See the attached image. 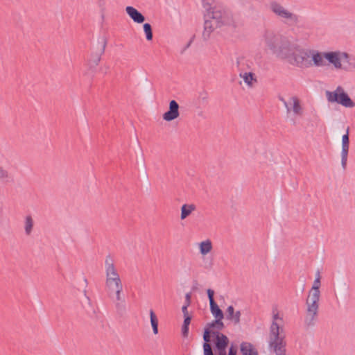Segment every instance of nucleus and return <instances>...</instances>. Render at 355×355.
Instances as JSON below:
<instances>
[{"label":"nucleus","mask_w":355,"mask_h":355,"mask_svg":"<svg viewBox=\"0 0 355 355\" xmlns=\"http://www.w3.org/2000/svg\"><path fill=\"white\" fill-rule=\"evenodd\" d=\"M292 46L291 42L284 37L281 36V41L274 54L277 57L284 59L291 55Z\"/></svg>","instance_id":"obj_9"},{"label":"nucleus","mask_w":355,"mask_h":355,"mask_svg":"<svg viewBox=\"0 0 355 355\" xmlns=\"http://www.w3.org/2000/svg\"><path fill=\"white\" fill-rule=\"evenodd\" d=\"M125 12L135 23L141 24L145 21V17L132 6H127Z\"/></svg>","instance_id":"obj_16"},{"label":"nucleus","mask_w":355,"mask_h":355,"mask_svg":"<svg viewBox=\"0 0 355 355\" xmlns=\"http://www.w3.org/2000/svg\"><path fill=\"white\" fill-rule=\"evenodd\" d=\"M202 98L203 99H207V94L206 92L204 94V96H202Z\"/></svg>","instance_id":"obj_42"},{"label":"nucleus","mask_w":355,"mask_h":355,"mask_svg":"<svg viewBox=\"0 0 355 355\" xmlns=\"http://www.w3.org/2000/svg\"><path fill=\"white\" fill-rule=\"evenodd\" d=\"M184 320L183 324L184 325L189 326V324H190L191 320V318L189 315H186V316H184Z\"/></svg>","instance_id":"obj_38"},{"label":"nucleus","mask_w":355,"mask_h":355,"mask_svg":"<svg viewBox=\"0 0 355 355\" xmlns=\"http://www.w3.org/2000/svg\"><path fill=\"white\" fill-rule=\"evenodd\" d=\"M326 94L328 101L330 102H336L346 107H354L355 106L354 101L345 92L341 86L337 87L334 92L327 91Z\"/></svg>","instance_id":"obj_6"},{"label":"nucleus","mask_w":355,"mask_h":355,"mask_svg":"<svg viewBox=\"0 0 355 355\" xmlns=\"http://www.w3.org/2000/svg\"><path fill=\"white\" fill-rule=\"evenodd\" d=\"M218 352L217 355H227L226 349H216Z\"/></svg>","instance_id":"obj_40"},{"label":"nucleus","mask_w":355,"mask_h":355,"mask_svg":"<svg viewBox=\"0 0 355 355\" xmlns=\"http://www.w3.org/2000/svg\"><path fill=\"white\" fill-rule=\"evenodd\" d=\"M196 205L193 204L183 205L181 207V219H185L193 211L196 209Z\"/></svg>","instance_id":"obj_23"},{"label":"nucleus","mask_w":355,"mask_h":355,"mask_svg":"<svg viewBox=\"0 0 355 355\" xmlns=\"http://www.w3.org/2000/svg\"><path fill=\"white\" fill-rule=\"evenodd\" d=\"M239 76L243 78L244 82L247 84L249 87H252L254 83H257V80L255 77V74L252 72H241Z\"/></svg>","instance_id":"obj_20"},{"label":"nucleus","mask_w":355,"mask_h":355,"mask_svg":"<svg viewBox=\"0 0 355 355\" xmlns=\"http://www.w3.org/2000/svg\"><path fill=\"white\" fill-rule=\"evenodd\" d=\"M254 3H256V0H245L243 2V5L250 10H254Z\"/></svg>","instance_id":"obj_32"},{"label":"nucleus","mask_w":355,"mask_h":355,"mask_svg":"<svg viewBox=\"0 0 355 355\" xmlns=\"http://www.w3.org/2000/svg\"><path fill=\"white\" fill-rule=\"evenodd\" d=\"M179 105L175 101L172 100L169 103V110L163 114V119L166 121H171L177 119L179 115Z\"/></svg>","instance_id":"obj_12"},{"label":"nucleus","mask_w":355,"mask_h":355,"mask_svg":"<svg viewBox=\"0 0 355 355\" xmlns=\"http://www.w3.org/2000/svg\"><path fill=\"white\" fill-rule=\"evenodd\" d=\"M311 57L312 58L311 62L313 65L316 67H323L326 65V62L324 60V53H320L315 50H311Z\"/></svg>","instance_id":"obj_18"},{"label":"nucleus","mask_w":355,"mask_h":355,"mask_svg":"<svg viewBox=\"0 0 355 355\" xmlns=\"http://www.w3.org/2000/svg\"><path fill=\"white\" fill-rule=\"evenodd\" d=\"M98 3L100 6H103L105 3V0H98Z\"/></svg>","instance_id":"obj_41"},{"label":"nucleus","mask_w":355,"mask_h":355,"mask_svg":"<svg viewBox=\"0 0 355 355\" xmlns=\"http://www.w3.org/2000/svg\"><path fill=\"white\" fill-rule=\"evenodd\" d=\"M34 225V221L31 216H26L24 221V230L27 236L31 235Z\"/></svg>","instance_id":"obj_25"},{"label":"nucleus","mask_w":355,"mask_h":355,"mask_svg":"<svg viewBox=\"0 0 355 355\" xmlns=\"http://www.w3.org/2000/svg\"><path fill=\"white\" fill-rule=\"evenodd\" d=\"M311 58V50L297 49L292 54L290 63L300 68H309L313 65Z\"/></svg>","instance_id":"obj_5"},{"label":"nucleus","mask_w":355,"mask_h":355,"mask_svg":"<svg viewBox=\"0 0 355 355\" xmlns=\"http://www.w3.org/2000/svg\"><path fill=\"white\" fill-rule=\"evenodd\" d=\"M191 293H187L186 295H185V302H184V304L187 305V306H189L190 304H191Z\"/></svg>","instance_id":"obj_36"},{"label":"nucleus","mask_w":355,"mask_h":355,"mask_svg":"<svg viewBox=\"0 0 355 355\" xmlns=\"http://www.w3.org/2000/svg\"><path fill=\"white\" fill-rule=\"evenodd\" d=\"M209 328L216 327L218 329L221 330L224 327V324L222 322V319H219V318H216V320L208 324Z\"/></svg>","instance_id":"obj_29"},{"label":"nucleus","mask_w":355,"mask_h":355,"mask_svg":"<svg viewBox=\"0 0 355 355\" xmlns=\"http://www.w3.org/2000/svg\"><path fill=\"white\" fill-rule=\"evenodd\" d=\"M279 100L284 103L287 113L293 112L295 115L302 116L303 114V107L300 101L296 96H291L288 101H286L283 97H279Z\"/></svg>","instance_id":"obj_7"},{"label":"nucleus","mask_w":355,"mask_h":355,"mask_svg":"<svg viewBox=\"0 0 355 355\" xmlns=\"http://www.w3.org/2000/svg\"><path fill=\"white\" fill-rule=\"evenodd\" d=\"M343 55L346 57L347 56V53H343Z\"/></svg>","instance_id":"obj_43"},{"label":"nucleus","mask_w":355,"mask_h":355,"mask_svg":"<svg viewBox=\"0 0 355 355\" xmlns=\"http://www.w3.org/2000/svg\"><path fill=\"white\" fill-rule=\"evenodd\" d=\"M205 10L204 29L202 37L205 41L208 40L211 34L218 28L224 26L236 28L239 23L234 18L232 13L223 6L216 3L214 0H202Z\"/></svg>","instance_id":"obj_1"},{"label":"nucleus","mask_w":355,"mask_h":355,"mask_svg":"<svg viewBox=\"0 0 355 355\" xmlns=\"http://www.w3.org/2000/svg\"><path fill=\"white\" fill-rule=\"evenodd\" d=\"M241 352L242 355H258V352L254 346L247 342H243L241 344Z\"/></svg>","instance_id":"obj_21"},{"label":"nucleus","mask_w":355,"mask_h":355,"mask_svg":"<svg viewBox=\"0 0 355 355\" xmlns=\"http://www.w3.org/2000/svg\"><path fill=\"white\" fill-rule=\"evenodd\" d=\"M277 320H279L282 322V318L279 316V313H275L272 316V322L270 327V334H271L272 329L273 327L277 329V332L279 334H283V328L279 326V324L277 322Z\"/></svg>","instance_id":"obj_24"},{"label":"nucleus","mask_w":355,"mask_h":355,"mask_svg":"<svg viewBox=\"0 0 355 355\" xmlns=\"http://www.w3.org/2000/svg\"><path fill=\"white\" fill-rule=\"evenodd\" d=\"M105 285L110 295L115 293L116 300H121V293L123 291V284L121 278L106 279Z\"/></svg>","instance_id":"obj_8"},{"label":"nucleus","mask_w":355,"mask_h":355,"mask_svg":"<svg viewBox=\"0 0 355 355\" xmlns=\"http://www.w3.org/2000/svg\"><path fill=\"white\" fill-rule=\"evenodd\" d=\"M105 269L106 273V279L120 278L117 270L114 266L113 259L110 257H107L105 261Z\"/></svg>","instance_id":"obj_13"},{"label":"nucleus","mask_w":355,"mask_h":355,"mask_svg":"<svg viewBox=\"0 0 355 355\" xmlns=\"http://www.w3.org/2000/svg\"><path fill=\"white\" fill-rule=\"evenodd\" d=\"M318 273H320V272H318L317 275H316V277H318Z\"/></svg>","instance_id":"obj_44"},{"label":"nucleus","mask_w":355,"mask_h":355,"mask_svg":"<svg viewBox=\"0 0 355 355\" xmlns=\"http://www.w3.org/2000/svg\"><path fill=\"white\" fill-rule=\"evenodd\" d=\"M182 336L184 337V338H187L188 336V334H189V326L187 325H182Z\"/></svg>","instance_id":"obj_35"},{"label":"nucleus","mask_w":355,"mask_h":355,"mask_svg":"<svg viewBox=\"0 0 355 355\" xmlns=\"http://www.w3.org/2000/svg\"><path fill=\"white\" fill-rule=\"evenodd\" d=\"M204 355H214L211 346L209 343L203 344Z\"/></svg>","instance_id":"obj_31"},{"label":"nucleus","mask_w":355,"mask_h":355,"mask_svg":"<svg viewBox=\"0 0 355 355\" xmlns=\"http://www.w3.org/2000/svg\"><path fill=\"white\" fill-rule=\"evenodd\" d=\"M270 9L284 24L289 26H297L300 22V16L291 12L281 3L273 1L270 3Z\"/></svg>","instance_id":"obj_3"},{"label":"nucleus","mask_w":355,"mask_h":355,"mask_svg":"<svg viewBox=\"0 0 355 355\" xmlns=\"http://www.w3.org/2000/svg\"><path fill=\"white\" fill-rule=\"evenodd\" d=\"M320 273H318V277H316L314 280L313 286L306 301L307 308L304 322L308 327L313 326L318 317L320 297Z\"/></svg>","instance_id":"obj_2"},{"label":"nucleus","mask_w":355,"mask_h":355,"mask_svg":"<svg viewBox=\"0 0 355 355\" xmlns=\"http://www.w3.org/2000/svg\"><path fill=\"white\" fill-rule=\"evenodd\" d=\"M150 323L154 334H158V319L153 309L149 311Z\"/></svg>","instance_id":"obj_26"},{"label":"nucleus","mask_w":355,"mask_h":355,"mask_svg":"<svg viewBox=\"0 0 355 355\" xmlns=\"http://www.w3.org/2000/svg\"><path fill=\"white\" fill-rule=\"evenodd\" d=\"M269 346L276 355H286V341L284 334H279L274 327L269 334Z\"/></svg>","instance_id":"obj_4"},{"label":"nucleus","mask_w":355,"mask_h":355,"mask_svg":"<svg viewBox=\"0 0 355 355\" xmlns=\"http://www.w3.org/2000/svg\"><path fill=\"white\" fill-rule=\"evenodd\" d=\"M10 178V173L3 166L0 165V182Z\"/></svg>","instance_id":"obj_30"},{"label":"nucleus","mask_w":355,"mask_h":355,"mask_svg":"<svg viewBox=\"0 0 355 355\" xmlns=\"http://www.w3.org/2000/svg\"><path fill=\"white\" fill-rule=\"evenodd\" d=\"M188 306H189L184 304V306L182 307V311L184 314V316L189 315L187 310Z\"/></svg>","instance_id":"obj_39"},{"label":"nucleus","mask_w":355,"mask_h":355,"mask_svg":"<svg viewBox=\"0 0 355 355\" xmlns=\"http://www.w3.org/2000/svg\"><path fill=\"white\" fill-rule=\"evenodd\" d=\"M209 305L211 313L215 318H219V319H223L224 318L223 311L216 302L210 304Z\"/></svg>","instance_id":"obj_27"},{"label":"nucleus","mask_w":355,"mask_h":355,"mask_svg":"<svg viewBox=\"0 0 355 355\" xmlns=\"http://www.w3.org/2000/svg\"><path fill=\"white\" fill-rule=\"evenodd\" d=\"M211 334L216 337V349H226L229 344V338L227 337V336L218 331H212Z\"/></svg>","instance_id":"obj_15"},{"label":"nucleus","mask_w":355,"mask_h":355,"mask_svg":"<svg viewBox=\"0 0 355 355\" xmlns=\"http://www.w3.org/2000/svg\"><path fill=\"white\" fill-rule=\"evenodd\" d=\"M237 353V349L232 345L229 349V353L228 355H236Z\"/></svg>","instance_id":"obj_37"},{"label":"nucleus","mask_w":355,"mask_h":355,"mask_svg":"<svg viewBox=\"0 0 355 355\" xmlns=\"http://www.w3.org/2000/svg\"><path fill=\"white\" fill-rule=\"evenodd\" d=\"M212 243L209 239L202 241L199 244L200 252L202 255H206L209 253L212 250Z\"/></svg>","instance_id":"obj_22"},{"label":"nucleus","mask_w":355,"mask_h":355,"mask_svg":"<svg viewBox=\"0 0 355 355\" xmlns=\"http://www.w3.org/2000/svg\"><path fill=\"white\" fill-rule=\"evenodd\" d=\"M281 36L282 35H276L272 32H266L265 34L266 44L272 53H275L278 44L281 41Z\"/></svg>","instance_id":"obj_10"},{"label":"nucleus","mask_w":355,"mask_h":355,"mask_svg":"<svg viewBox=\"0 0 355 355\" xmlns=\"http://www.w3.org/2000/svg\"><path fill=\"white\" fill-rule=\"evenodd\" d=\"M107 44V41L105 40H103L102 47L101 49L100 53H91L89 58L87 62V65L89 67V69L94 71V69L96 68V66L98 65L101 55L104 53L105 49Z\"/></svg>","instance_id":"obj_14"},{"label":"nucleus","mask_w":355,"mask_h":355,"mask_svg":"<svg viewBox=\"0 0 355 355\" xmlns=\"http://www.w3.org/2000/svg\"><path fill=\"white\" fill-rule=\"evenodd\" d=\"M349 148V128H347L346 134H345L342 137L341 165L344 170L346 168L347 166Z\"/></svg>","instance_id":"obj_11"},{"label":"nucleus","mask_w":355,"mask_h":355,"mask_svg":"<svg viewBox=\"0 0 355 355\" xmlns=\"http://www.w3.org/2000/svg\"><path fill=\"white\" fill-rule=\"evenodd\" d=\"M241 313L240 311L234 312V308L232 306H229L226 310V318L227 320L232 321L234 324H238L240 322V318Z\"/></svg>","instance_id":"obj_19"},{"label":"nucleus","mask_w":355,"mask_h":355,"mask_svg":"<svg viewBox=\"0 0 355 355\" xmlns=\"http://www.w3.org/2000/svg\"><path fill=\"white\" fill-rule=\"evenodd\" d=\"M207 292V295H208V298L209 300V304L214 303L215 302L214 299V291L213 290L209 288Z\"/></svg>","instance_id":"obj_34"},{"label":"nucleus","mask_w":355,"mask_h":355,"mask_svg":"<svg viewBox=\"0 0 355 355\" xmlns=\"http://www.w3.org/2000/svg\"><path fill=\"white\" fill-rule=\"evenodd\" d=\"M210 331L209 329H205L204 335H203V339L205 343H209L210 341Z\"/></svg>","instance_id":"obj_33"},{"label":"nucleus","mask_w":355,"mask_h":355,"mask_svg":"<svg viewBox=\"0 0 355 355\" xmlns=\"http://www.w3.org/2000/svg\"><path fill=\"white\" fill-rule=\"evenodd\" d=\"M325 58L336 69H340L342 67L340 62V52H327L324 53Z\"/></svg>","instance_id":"obj_17"},{"label":"nucleus","mask_w":355,"mask_h":355,"mask_svg":"<svg viewBox=\"0 0 355 355\" xmlns=\"http://www.w3.org/2000/svg\"><path fill=\"white\" fill-rule=\"evenodd\" d=\"M144 31L146 33L147 40L150 41L153 39V31L151 25L148 23L144 24Z\"/></svg>","instance_id":"obj_28"}]
</instances>
